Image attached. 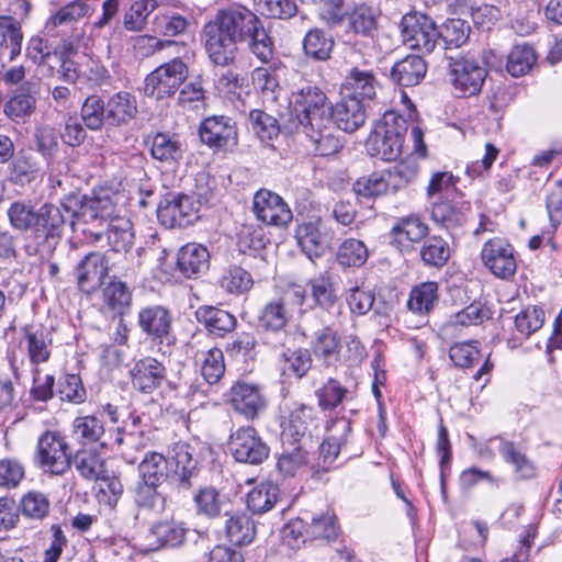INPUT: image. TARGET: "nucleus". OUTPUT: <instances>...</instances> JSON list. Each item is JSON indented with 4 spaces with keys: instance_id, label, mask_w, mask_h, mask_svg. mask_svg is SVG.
<instances>
[{
    "instance_id": "a878e982",
    "label": "nucleus",
    "mask_w": 562,
    "mask_h": 562,
    "mask_svg": "<svg viewBox=\"0 0 562 562\" xmlns=\"http://www.w3.org/2000/svg\"><path fill=\"white\" fill-rule=\"evenodd\" d=\"M472 205L469 201H438L431 206V220L448 231L463 227L471 215Z\"/></svg>"
},
{
    "instance_id": "cd10ccee",
    "label": "nucleus",
    "mask_w": 562,
    "mask_h": 562,
    "mask_svg": "<svg viewBox=\"0 0 562 562\" xmlns=\"http://www.w3.org/2000/svg\"><path fill=\"white\" fill-rule=\"evenodd\" d=\"M210 252L201 244L189 243L178 251V270L187 278H198L205 273L210 267Z\"/></svg>"
},
{
    "instance_id": "e2e57ef3",
    "label": "nucleus",
    "mask_w": 562,
    "mask_h": 562,
    "mask_svg": "<svg viewBox=\"0 0 562 562\" xmlns=\"http://www.w3.org/2000/svg\"><path fill=\"white\" fill-rule=\"evenodd\" d=\"M80 116L87 128L100 131L108 122L105 102L97 94L89 95L81 105Z\"/></svg>"
},
{
    "instance_id": "4468645a",
    "label": "nucleus",
    "mask_w": 562,
    "mask_h": 562,
    "mask_svg": "<svg viewBox=\"0 0 562 562\" xmlns=\"http://www.w3.org/2000/svg\"><path fill=\"white\" fill-rule=\"evenodd\" d=\"M169 481L178 491H188L192 487V480L199 473V460L195 449L187 442L173 445L168 459Z\"/></svg>"
},
{
    "instance_id": "58836bf2",
    "label": "nucleus",
    "mask_w": 562,
    "mask_h": 562,
    "mask_svg": "<svg viewBox=\"0 0 562 562\" xmlns=\"http://www.w3.org/2000/svg\"><path fill=\"white\" fill-rule=\"evenodd\" d=\"M71 464L85 480L99 481L105 477L106 461L93 449L78 450L71 458Z\"/></svg>"
},
{
    "instance_id": "c756f323",
    "label": "nucleus",
    "mask_w": 562,
    "mask_h": 562,
    "mask_svg": "<svg viewBox=\"0 0 562 562\" xmlns=\"http://www.w3.org/2000/svg\"><path fill=\"white\" fill-rule=\"evenodd\" d=\"M36 85L24 82L13 92L4 105V113L12 120H25L31 116L36 106Z\"/></svg>"
},
{
    "instance_id": "393cba45",
    "label": "nucleus",
    "mask_w": 562,
    "mask_h": 562,
    "mask_svg": "<svg viewBox=\"0 0 562 562\" xmlns=\"http://www.w3.org/2000/svg\"><path fill=\"white\" fill-rule=\"evenodd\" d=\"M165 366L155 358L138 360L131 370L132 385L135 390L150 394L166 380Z\"/></svg>"
},
{
    "instance_id": "3c124183",
    "label": "nucleus",
    "mask_w": 562,
    "mask_h": 562,
    "mask_svg": "<svg viewBox=\"0 0 562 562\" xmlns=\"http://www.w3.org/2000/svg\"><path fill=\"white\" fill-rule=\"evenodd\" d=\"M438 297V283L423 282L412 289L407 306L414 313L427 314L434 308Z\"/></svg>"
},
{
    "instance_id": "37998d69",
    "label": "nucleus",
    "mask_w": 562,
    "mask_h": 562,
    "mask_svg": "<svg viewBox=\"0 0 562 562\" xmlns=\"http://www.w3.org/2000/svg\"><path fill=\"white\" fill-rule=\"evenodd\" d=\"M150 154L156 160L171 164L182 158L183 149L176 135L156 133L151 137Z\"/></svg>"
},
{
    "instance_id": "5fc2aeb1",
    "label": "nucleus",
    "mask_w": 562,
    "mask_h": 562,
    "mask_svg": "<svg viewBox=\"0 0 562 562\" xmlns=\"http://www.w3.org/2000/svg\"><path fill=\"white\" fill-rule=\"evenodd\" d=\"M369 257L366 244L356 238L345 239L337 249L336 260L342 267H362Z\"/></svg>"
},
{
    "instance_id": "bb28decb",
    "label": "nucleus",
    "mask_w": 562,
    "mask_h": 562,
    "mask_svg": "<svg viewBox=\"0 0 562 562\" xmlns=\"http://www.w3.org/2000/svg\"><path fill=\"white\" fill-rule=\"evenodd\" d=\"M333 108L336 126L345 132L352 133L361 127L367 120L366 103L356 97L344 94Z\"/></svg>"
},
{
    "instance_id": "69168bd1",
    "label": "nucleus",
    "mask_w": 562,
    "mask_h": 562,
    "mask_svg": "<svg viewBox=\"0 0 562 562\" xmlns=\"http://www.w3.org/2000/svg\"><path fill=\"white\" fill-rule=\"evenodd\" d=\"M196 514L206 518L218 517L225 503L218 491L211 486L200 488L193 497Z\"/></svg>"
},
{
    "instance_id": "c85d7f7f",
    "label": "nucleus",
    "mask_w": 562,
    "mask_h": 562,
    "mask_svg": "<svg viewBox=\"0 0 562 562\" xmlns=\"http://www.w3.org/2000/svg\"><path fill=\"white\" fill-rule=\"evenodd\" d=\"M195 318L210 334L216 337L226 336L228 333H232L237 325V319L233 314L212 305L198 307Z\"/></svg>"
},
{
    "instance_id": "4be33fe9",
    "label": "nucleus",
    "mask_w": 562,
    "mask_h": 562,
    "mask_svg": "<svg viewBox=\"0 0 562 562\" xmlns=\"http://www.w3.org/2000/svg\"><path fill=\"white\" fill-rule=\"evenodd\" d=\"M231 404L235 412L252 420L266 409L267 400L257 385L237 382L231 389Z\"/></svg>"
},
{
    "instance_id": "49530a36",
    "label": "nucleus",
    "mask_w": 562,
    "mask_h": 562,
    "mask_svg": "<svg viewBox=\"0 0 562 562\" xmlns=\"http://www.w3.org/2000/svg\"><path fill=\"white\" fill-rule=\"evenodd\" d=\"M419 256L425 266L442 268L450 258L449 244L440 236L427 237L419 249Z\"/></svg>"
},
{
    "instance_id": "4c0bfd02",
    "label": "nucleus",
    "mask_w": 562,
    "mask_h": 562,
    "mask_svg": "<svg viewBox=\"0 0 562 562\" xmlns=\"http://www.w3.org/2000/svg\"><path fill=\"white\" fill-rule=\"evenodd\" d=\"M225 535L235 546H247L256 536V527L249 516L243 513L229 514L225 512Z\"/></svg>"
},
{
    "instance_id": "e433bc0d",
    "label": "nucleus",
    "mask_w": 562,
    "mask_h": 562,
    "mask_svg": "<svg viewBox=\"0 0 562 562\" xmlns=\"http://www.w3.org/2000/svg\"><path fill=\"white\" fill-rule=\"evenodd\" d=\"M375 86L376 80L371 71L353 68L345 78L342 91L345 95L356 97L366 103L375 95Z\"/></svg>"
},
{
    "instance_id": "c9c22d12",
    "label": "nucleus",
    "mask_w": 562,
    "mask_h": 562,
    "mask_svg": "<svg viewBox=\"0 0 562 562\" xmlns=\"http://www.w3.org/2000/svg\"><path fill=\"white\" fill-rule=\"evenodd\" d=\"M290 321L289 311L282 297L267 302L257 318V327L263 331L278 333L285 328Z\"/></svg>"
},
{
    "instance_id": "a19ab883",
    "label": "nucleus",
    "mask_w": 562,
    "mask_h": 562,
    "mask_svg": "<svg viewBox=\"0 0 562 562\" xmlns=\"http://www.w3.org/2000/svg\"><path fill=\"white\" fill-rule=\"evenodd\" d=\"M22 40L20 23L12 16H0V54L14 59L21 53Z\"/></svg>"
},
{
    "instance_id": "8fccbe9b",
    "label": "nucleus",
    "mask_w": 562,
    "mask_h": 562,
    "mask_svg": "<svg viewBox=\"0 0 562 562\" xmlns=\"http://www.w3.org/2000/svg\"><path fill=\"white\" fill-rule=\"evenodd\" d=\"M72 434L86 446L99 442L105 434L103 423L93 415L78 416L72 422Z\"/></svg>"
},
{
    "instance_id": "39448f33",
    "label": "nucleus",
    "mask_w": 562,
    "mask_h": 562,
    "mask_svg": "<svg viewBox=\"0 0 562 562\" xmlns=\"http://www.w3.org/2000/svg\"><path fill=\"white\" fill-rule=\"evenodd\" d=\"M448 74L456 95L467 98L476 95L487 76L486 68L474 57H447Z\"/></svg>"
},
{
    "instance_id": "b1692460",
    "label": "nucleus",
    "mask_w": 562,
    "mask_h": 562,
    "mask_svg": "<svg viewBox=\"0 0 562 562\" xmlns=\"http://www.w3.org/2000/svg\"><path fill=\"white\" fill-rule=\"evenodd\" d=\"M428 229V225L418 216L401 217L391 228L390 243L402 252L409 251L413 244L420 243L427 236Z\"/></svg>"
},
{
    "instance_id": "4d7b16f0",
    "label": "nucleus",
    "mask_w": 562,
    "mask_h": 562,
    "mask_svg": "<svg viewBox=\"0 0 562 562\" xmlns=\"http://www.w3.org/2000/svg\"><path fill=\"white\" fill-rule=\"evenodd\" d=\"M438 43H443L445 49L460 47L467 43L470 34L469 24L461 19H449L437 27Z\"/></svg>"
},
{
    "instance_id": "1a4fd4ad",
    "label": "nucleus",
    "mask_w": 562,
    "mask_h": 562,
    "mask_svg": "<svg viewBox=\"0 0 562 562\" xmlns=\"http://www.w3.org/2000/svg\"><path fill=\"white\" fill-rule=\"evenodd\" d=\"M232 457L239 463L261 464L269 458L270 448L252 426L234 430L227 442Z\"/></svg>"
},
{
    "instance_id": "423d86ee",
    "label": "nucleus",
    "mask_w": 562,
    "mask_h": 562,
    "mask_svg": "<svg viewBox=\"0 0 562 562\" xmlns=\"http://www.w3.org/2000/svg\"><path fill=\"white\" fill-rule=\"evenodd\" d=\"M36 464L53 475H63L71 467L69 445L57 431L47 430L37 440Z\"/></svg>"
},
{
    "instance_id": "2f4dec72",
    "label": "nucleus",
    "mask_w": 562,
    "mask_h": 562,
    "mask_svg": "<svg viewBox=\"0 0 562 562\" xmlns=\"http://www.w3.org/2000/svg\"><path fill=\"white\" fill-rule=\"evenodd\" d=\"M426 71V61L420 56L408 55L394 64L391 78L398 86L414 87L425 78Z\"/></svg>"
},
{
    "instance_id": "ea45409f",
    "label": "nucleus",
    "mask_w": 562,
    "mask_h": 562,
    "mask_svg": "<svg viewBox=\"0 0 562 562\" xmlns=\"http://www.w3.org/2000/svg\"><path fill=\"white\" fill-rule=\"evenodd\" d=\"M313 358L304 348L288 349L281 355V372L288 378L302 379L311 370Z\"/></svg>"
},
{
    "instance_id": "9b49d317",
    "label": "nucleus",
    "mask_w": 562,
    "mask_h": 562,
    "mask_svg": "<svg viewBox=\"0 0 562 562\" xmlns=\"http://www.w3.org/2000/svg\"><path fill=\"white\" fill-rule=\"evenodd\" d=\"M295 238L306 256L313 259L331 248L337 234L326 221L315 218L300 224L295 229Z\"/></svg>"
},
{
    "instance_id": "603ef678",
    "label": "nucleus",
    "mask_w": 562,
    "mask_h": 562,
    "mask_svg": "<svg viewBox=\"0 0 562 562\" xmlns=\"http://www.w3.org/2000/svg\"><path fill=\"white\" fill-rule=\"evenodd\" d=\"M294 110L297 114H306L329 105L326 93L316 86L306 85L293 93Z\"/></svg>"
},
{
    "instance_id": "2eb2a0df",
    "label": "nucleus",
    "mask_w": 562,
    "mask_h": 562,
    "mask_svg": "<svg viewBox=\"0 0 562 562\" xmlns=\"http://www.w3.org/2000/svg\"><path fill=\"white\" fill-rule=\"evenodd\" d=\"M481 259L484 266L501 279L510 278L517 269L513 246L499 237L491 238L484 243Z\"/></svg>"
},
{
    "instance_id": "338daca9",
    "label": "nucleus",
    "mask_w": 562,
    "mask_h": 562,
    "mask_svg": "<svg viewBox=\"0 0 562 562\" xmlns=\"http://www.w3.org/2000/svg\"><path fill=\"white\" fill-rule=\"evenodd\" d=\"M200 371L209 384L217 383L225 373L224 353L220 348H211L202 352Z\"/></svg>"
},
{
    "instance_id": "13d9d810",
    "label": "nucleus",
    "mask_w": 562,
    "mask_h": 562,
    "mask_svg": "<svg viewBox=\"0 0 562 562\" xmlns=\"http://www.w3.org/2000/svg\"><path fill=\"white\" fill-rule=\"evenodd\" d=\"M159 485L138 482L134 492V503L139 513L159 514L165 507V498L157 491Z\"/></svg>"
},
{
    "instance_id": "412c9836",
    "label": "nucleus",
    "mask_w": 562,
    "mask_h": 562,
    "mask_svg": "<svg viewBox=\"0 0 562 562\" xmlns=\"http://www.w3.org/2000/svg\"><path fill=\"white\" fill-rule=\"evenodd\" d=\"M327 436L319 446L318 467L327 471L338 457L341 447L351 432V420L345 417L331 418L326 424Z\"/></svg>"
},
{
    "instance_id": "6e6d98bb",
    "label": "nucleus",
    "mask_w": 562,
    "mask_h": 562,
    "mask_svg": "<svg viewBox=\"0 0 562 562\" xmlns=\"http://www.w3.org/2000/svg\"><path fill=\"white\" fill-rule=\"evenodd\" d=\"M537 55L528 44L515 45L507 56L506 69L513 77L527 75L536 64Z\"/></svg>"
},
{
    "instance_id": "0eeeda50",
    "label": "nucleus",
    "mask_w": 562,
    "mask_h": 562,
    "mask_svg": "<svg viewBox=\"0 0 562 562\" xmlns=\"http://www.w3.org/2000/svg\"><path fill=\"white\" fill-rule=\"evenodd\" d=\"M188 74V66L180 58H173L147 75L144 93L155 100L169 98L184 82Z\"/></svg>"
},
{
    "instance_id": "aec40b11",
    "label": "nucleus",
    "mask_w": 562,
    "mask_h": 562,
    "mask_svg": "<svg viewBox=\"0 0 562 562\" xmlns=\"http://www.w3.org/2000/svg\"><path fill=\"white\" fill-rule=\"evenodd\" d=\"M137 325L151 341L162 344L170 336L172 315L162 305H147L138 311Z\"/></svg>"
},
{
    "instance_id": "20e7f679",
    "label": "nucleus",
    "mask_w": 562,
    "mask_h": 562,
    "mask_svg": "<svg viewBox=\"0 0 562 562\" xmlns=\"http://www.w3.org/2000/svg\"><path fill=\"white\" fill-rule=\"evenodd\" d=\"M408 123L394 111L384 113L382 122L368 139V150L372 156L385 161L396 160L403 150Z\"/></svg>"
},
{
    "instance_id": "f3484780",
    "label": "nucleus",
    "mask_w": 562,
    "mask_h": 562,
    "mask_svg": "<svg viewBox=\"0 0 562 562\" xmlns=\"http://www.w3.org/2000/svg\"><path fill=\"white\" fill-rule=\"evenodd\" d=\"M252 211L258 221L271 226H286L292 221V211L288 203L277 193L258 190L252 199Z\"/></svg>"
},
{
    "instance_id": "7ed1b4c3",
    "label": "nucleus",
    "mask_w": 562,
    "mask_h": 562,
    "mask_svg": "<svg viewBox=\"0 0 562 562\" xmlns=\"http://www.w3.org/2000/svg\"><path fill=\"white\" fill-rule=\"evenodd\" d=\"M65 227L70 225L75 229L77 221L85 223L113 222L120 217L113 199L109 195L92 196L68 193L60 199Z\"/></svg>"
},
{
    "instance_id": "7c9ffc66",
    "label": "nucleus",
    "mask_w": 562,
    "mask_h": 562,
    "mask_svg": "<svg viewBox=\"0 0 562 562\" xmlns=\"http://www.w3.org/2000/svg\"><path fill=\"white\" fill-rule=\"evenodd\" d=\"M108 122L113 126L128 124L137 114L136 98L126 91L112 94L105 102Z\"/></svg>"
},
{
    "instance_id": "79ce46f5",
    "label": "nucleus",
    "mask_w": 562,
    "mask_h": 562,
    "mask_svg": "<svg viewBox=\"0 0 562 562\" xmlns=\"http://www.w3.org/2000/svg\"><path fill=\"white\" fill-rule=\"evenodd\" d=\"M108 244L115 252H127L134 244V229L132 222L120 216L109 223L106 231Z\"/></svg>"
},
{
    "instance_id": "a18cd8bd",
    "label": "nucleus",
    "mask_w": 562,
    "mask_h": 562,
    "mask_svg": "<svg viewBox=\"0 0 562 562\" xmlns=\"http://www.w3.org/2000/svg\"><path fill=\"white\" fill-rule=\"evenodd\" d=\"M499 441L498 451L504 460L512 464L515 473L519 479L527 480L536 475V468L532 461L520 450L516 445L505 439H497Z\"/></svg>"
},
{
    "instance_id": "680f3d73",
    "label": "nucleus",
    "mask_w": 562,
    "mask_h": 562,
    "mask_svg": "<svg viewBox=\"0 0 562 562\" xmlns=\"http://www.w3.org/2000/svg\"><path fill=\"white\" fill-rule=\"evenodd\" d=\"M292 446V450L282 453L277 463V468L283 476H294L310 462L308 448L312 446L303 443Z\"/></svg>"
},
{
    "instance_id": "5701e85b",
    "label": "nucleus",
    "mask_w": 562,
    "mask_h": 562,
    "mask_svg": "<svg viewBox=\"0 0 562 562\" xmlns=\"http://www.w3.org/2000/svg\"><path fill=\"white\" fill-rule=\"evenodd\" d=\"M348 31L355 36L375 42L379 31L380 11L366 2L355 4L347 13Z\"/></svg>"
},
{
    "instance_id": "0e129e2a",
    "label": "nucleus",
    "mask_w": 562,
    "mask_h": 562,
    "mask_svg": "<svg viewBox=\"0 0 562 562\" xmlns=\"http://www.w3.org/2000/svg\"><path fill=\"white\" fill-rule=\"evenodd\" d=\"M418 165L412 160H403L384 171L387 188L396 192L413 182L418 173Z\"/></svg>"
},
{
    "instance_id": "473e14b6",
    "label": "nucleus",
    "mask_w": 562,
    "mask_h": 562,
    "mask_svg": "<svg viewBox=\"0 0 562 562\" xmlns=\"http://www.w3.org/2000/svg\"><path fill=\"white\" fill-rule=\"evenodd\" d=\"M334 47L333 35L318 27L310 29L302 41L304 56L315 61L328 60Z\"/></svg>"
},
{
    "instance_id": "a211bd4d",
    "label": "nucleus",
    "mask_w": 562,
    "mask_h": 562,
    "mask_svg": "<svg viewBox=\"0 0 562 562\" xmlns=\"http://www.w3.org/2000/svg\"><path fill=\"white\" fill-rule=\"evenodd\" d=\"M109 273V260L103 252L90 251L75 267L77 286L85 294H92L103 284Z\"/></svg>"
},
{
    "instance_id": "f8f14e48",
    "label": "nucleus",
    "mask_w": 562,
    "mask_h": 562,
    "mask_svg": "<svg viewBox=\"0 0 562 562\" xmlns=\"http://www.w3.org/2000/svg\"><path fill=\"white\" fill-rule=\"evenodd\" d=\"M201 38L212 63L227 66L234 61L238 42L216 18L203 26Z\"/></svg>"
},
{
    "instance_id": "dca6fc26",
    "label": "nucleus",
    "mask_w": 562,
    "mask_h": 562,
    "mask_svg": "<svg viewBox=\"0 0 562 562\" xmlns=\"http://www.w3.org/2000/svg\"><path fill=\"white\" fill-rule=\"evenodd\" d=\"M195 201L186 194H168L160 201L157 215L162 225L186 227L198 218Z\"/></svg>"
},
{
    "instance_id": "72a5a7b5",
    "label": "nucleus",
    "mask_w": 562,
    "mask_h": 562,
    "mask_svg": "<svg viewBox=\"0 0 562 562\" xmlns=\"http://www.w3.org/2000/svg\"><path fill=\"white\" fill-rule=\"evenodd\" d=\"M104 306L115 316H124L131 310L132 291L126 283L113 277L102 290Z\"/></svg>"
},
{
    "instance_id": "bf43d9fd",
    "label": "nucleus",
    "mask_w": 562,
    "mask_h": 562,
    "mask_svg": "<svg viewBox=\"0 0 562 562\" xmlns=\"http://www.w3.org/2000/svg\"><path fill=\"white\" fill-rule=\"evenodd\" d=\"M349 390L338 380L328 378L327 381L315 391L317 404L323 411H334L349 395Z\"/></svg>"
},
{
    "instance_id": "c03bdc74",
    "label": "nucleus",
    "mask_w": 562,
    "mask_h": 562,
    "mask_svg": "<svg viewBox=\"0 0 562 562\" xmlns=\"http://www.w3.org/2000/svg\"><path fill=\"white\" fill-rule=\"evenodd\" d=\"M168 460L158 452H148L138 465L142 483L160 485L169 479Z\"/></svg>"
},
{
    "instance_id": "864d4df0",
    "label": "nucleus",
    "mask_w": 562,
    "mask_h": 562,
    "mask_svg": "<svg viewBox=\"0 0 562 562\" xmlns=\"http://www.w3.org/2000/svg\"><path fill=\"white\" fill-rule=\"evenodd\" d=\"M331 113L333 108L329 104L306 114H297L299 126L307 137L315 136L316 133H321L323 130H333L336 124Z\"/></svg>"
},
{
    "instance_id": "09e8293b",
    "label": "nucleus",
    "mask_w": 562,
    "mask_h": 562,
    "mask_svg": "<svg viewBox=\"0 0 562 562\" xmlns=\"http://www.w3.org/2000/svg\"><path fill=\"white\" fill-rule=\"evenodd\" d=\"M150 535L155 537L158 547H179L187 536L183 522L175 520L158 521L150 528Z\"/></svg>"
},
{
    "instance_id": "052dcab7",
    "label": "nucleus",
    "mask_w": 562,
    "mask_h": 562,
    "mask_svg": "<svg viewBox=\"0 0 562 562\" xmlns=\"http://www.w3.org/2000/svg\"><path fill=\"white\" fill-rule=\"evenodd\" d=\"M311 347L317 358L326 361L339 355L340 339L330 326H325L315 331Z\"/></svg>"
},
{
    "instance_id": "6e6552de",
    "label": "nucleus",
    "mask_w": 562,
    "mask_h": 562,
    "mask_svg": "<svg viewBox=\"0 0 562 562\" xmlns=\"http://www.w3.org/2000/svg\"><path fill=\"white\" fill-rule=\"evenodd\" d=\"M403 43L423 54L431 53L438 44L436 23L419 12L406 13L400 23Z\"/></svg>"
},
{
    "instance_id": "de8ad7c7",
    "label": "nucleus",
    "mask_w": 562,
    "mask_h": 562,
    "mask_svg": "<svg viewBox=\"0 0 562 562\" xmlns=\"http://www.w3.org/2000/svg\"><path fill=\"white\" fill-rule=\"evenodd\" d=\"M279 497V487L271 481L262 482L247 495V507L254 514L270 510Z\"/></svg>"
},
{
    "instance_id": "f03ea898",
    "label": "nucleus",
    "mask_w": 562,
    "mask_h": 562,
    "mask_svg": "<svg viewBox=\"0 0 562 562\" xmlns=\"http://www.w3.org/2000/svg\"><path fill=\"white\" fill-rule=\"evenodd\" d=\"M238 43H247L249 50L261 61L268 63L274 53V42L261 19L244 5L222 10L215 16Z\"/></svg>"
},
{
    "instance_id": "f257e3e1",
    "label": "nucleus",
    "mask_w": 562,
    "mask_h": 562,
    "mask_svg": "<svg viewBox=\"0 0 562 562\" xmlns=\"http://www.w3.org/2000/svg\"><path fill=\"white\" fill-rule=\"evenodd\" d=\"M11 227L21 233H30L37 246L53 247L63 237L65 218L61 202H46L36 209L31 201H14L7 210Z\"/></svg>"
},
{
    "instance_id": "ddd939ff",
    "label": "nucleus",
    "mask_w": 562,
    "mask_h": 562,
    "mask_svg": "<svg viewBox=\"0 0 562 562\" xmlns=\"http://www.w3.org/2000/svg\"><path fill=\"white\" fill-rule=\"evenodd\" d=\"M201 142L215 151H233L238 144L236 123L228 116L213 115L199 127Z\"/></svg>"
},
{
    "instance_id": "f704fd0d",
    "label": "nucleus",
    "mask_w": 562,
    "mask_h": 562,
    "mask_svg": "<svg viewBox=\"0 0 562 562\" xmlns=\"http://www.w3.org/2000/svg\"><path fill=\"white\" fill-rule=\"evenodd\" d=\"M311 296L316 306L325 311L334 308L338 302L337 289L330 272L324 271L307 281Z\"/></svg>"
},
{
    "instance_id": "774afa93",
    "label": "nucleus",
    "mask_w": 562,
    "mask_h": 562,
    "mask_svg": "<svg viewBox=\"0 0 562 562\" xmlns=\"http://www.w3.org/2000/svg\"><path fill=\"white\" fill-rule=\"evenodd\" d=\"M21 508L24 516L42 520L50 512L48 495L40 491H30L21 499Z\"/></svg>"
},
{
    "instance_id": "9d476101",
    "label": "nucleus",
    "mask_w": 562,
    "mask_h": 562,
    "mask_svg": "<svg viewBox=\"0 0 562 562\" xmlns=\"http://www.w3.org/2000/svg\"><path fill=\"white\" fill-rule=\"evenodd\" d=\"M282 427L284 443L313 446V434L319 427V418L314 407L295 403Z\"/></svg>"
},
{
    "instance_id": "6ab92c4d",
    "label": "nucleus",
    "mask_w": 562,
    "mask_h": 562,
    "mask_svg": "<svg viewBox=\"0 0 562 562\" xmlns=\"http://www.w3.org/2000/svg\"><path fill=\"white\" fill-rule=\"evenodd\" d=\"M20 345L26 350L31 364L38 366L49 360L53 348V329L42 324L21 327Z\"/></svg>"
}]
</instances>
